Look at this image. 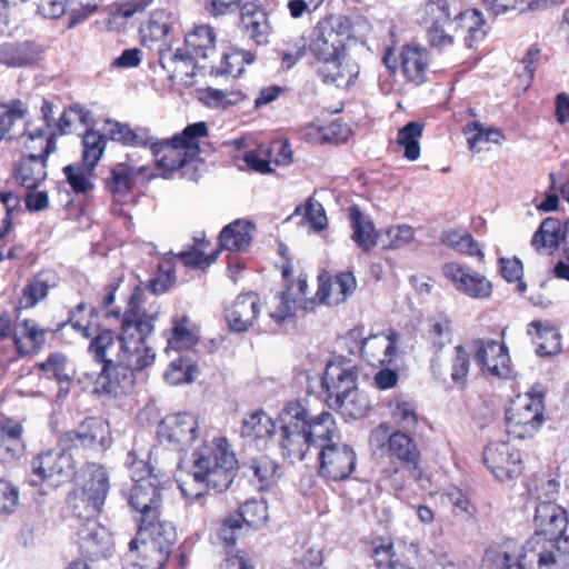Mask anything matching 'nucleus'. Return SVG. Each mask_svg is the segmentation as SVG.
<instances>
[{
	"label": "nucleus",
	"mask_w": 569,
	"mask_h": 569,
	"mask_svg": "<svg viewBox=\"0 0 569 569\" xmlns=\"http://www.w3.org/2000/svg\"><path fill=\"white\" fill-rule=\"evenodd\" d=\"M142 305L143 290L136 287L122 316L120 333L104 329L91 339L88 351L102 363L96 392L111 397L128 392L134 382V371L154 361L156 352L146 340L154 330L158 310L147 311Z\"/></svg>",
	"instance_id": "f257e3e1"
},
{
	"label": "nucleus",
	"mask_w": 569,
	"mask_h": 569,
	"mask_svg": "<svg viewBox=\"0 0 569 569\" xmlns=\"http://www.w3.org/2000/svg\"><path fill=\"white\" fill-rule=\"evenodd\" d=\"M142 305L143 290L136 287L122 316L120 333L104 329L91 339L88 351L102 363L96 392L111 397L128 392L134 382V371L154 361L156 352L146 340L154 330L158 310L147 311Z\"/></svg>",
	"instance_id": "f03ea898"
},
{
	"label": "nucleus",
	"mask_w": 569,
	"mask_h": 569,
	"mask_svg": "<svg viewBox=\"0 0 569 569\" xmlns=\"http://www.w3.org/2000/svg\"><path fill=\"white\" fill-rule=\"evenodd\" d=\"M142 305L143 290L136 287L122 316L120 333L104 329L91 339L88 351L102 363L96 392L111 397L128 392L134 382V371L154 361L156 352L146 340L154 330L158 310L147 311Z\"/></svg>",
	"instance_id": "7ed1b4c3"
},
{
	"label": "nucleus",
	"mask_w": 569,
	"mask_h": 569,
	"mask_svg": "<svg viewBox=\"0 0 569 569\" xmlns=\"http://www.w3.org/2000/svg\"><path fill=\"white\" fill-rule=\"evenodd\" d=\"M279 448L290 461L302 460L311 446L319 447L340 439L339 429L330 412L311 416L306 403L288 402L279 412Z\"/></svg>",
	"instance_id": "20e7f679"
},
{
	"label": "nucleus",
	"mask_w": 569,
	"mask_h": 569,
	"mask_svg": "<svg viewBox=\"0 0 569 569\" xmlns=\"http://www.w3.org/2000/svg\"><path fill=\"white\" fill-rule=\"evenodd\" d=\"M427 23V40L433 48L440 50L453 43L456 33L465 31V43L471 48L473 42L485 37L482 26L485 20L477 10L459 12L451 19V12L447 0H429L425 4Z\"/></svg>",
	"instance_id": "39448f33"
},
{
	"label": "nucleus",
	"mask_w": 569,
	"mask_h": 569,
	"mask_svg": "<svg viewBox=\"0 0 569 569\" xmlns=\"http://www.w3.org/2000/svg\"><path fill=\"white\" fill-rule=\"evenodd\" d=\"M208 136L206 122L187 126L181 133L169 140L152 143V154L159 168L168 172L181 171L182 178L198 180L197 160L200 152L199 139Z\"/></svg>",
	"instance_id": "423d86ee"
},
{
	"label": "nucleus",
	"mask_w": 569,
	"mask_h": 569,
	"mask_svg": "<svg viewBox=\"0 0 569 569\" xmlns=\"http://www.w3.org/2000/svg\"><path fill=\"white\" fill-rule=\"evenodd\" d=\"M126 465L132 470L134 481L128 502L138 523H149L162 517L164 488L161 480L143 460H137L134 452L128 453Z\"/></svg>",
	"instance_id": "0eeeda50"
},
{
	"label": "nucleus",
	"mask_w": 569,
	"mask_h": 569,
	"mask_svg": "<svg viewBox=\"0 0 569 569\" xmlns=\"http://www.w3.org/2000/svg\"><path fill=\"white\" fill-rule=\"evenodd\" d=\"M193 457L192 478L197 483H206L217 492H222L230 487L238 461L226 438H214L212 447L196 451Z\"/></svg>",
	"instance_id": "6e6552de"
},
{
	"label": "nucleus",
	"mask_w": 569,
	"mask_h": 569,
	"mask_svg": "<svg viewBox=\"0 0 569 569\" xmlns=\"http://www.w3.org/2000/svg\"><path fill=\"white\" fill-rule=\"evenodd\" d=\"M177 542V531L173 525L162 519L139 523L138 536L129 542V551H138L144 559L141 567L161 569L169 559Z\"/></svg>",
	"instance_id": "1a4fd4ad"
},
{
	"label": "nucleus",
	"mask_w": 569,
	"mask_h": 569,
	"mask_svg": "<svg viewBox=\"0 0 569 569\" xmlns=\"http://www.w3.org/2000/svg\"><path fill=\"white\" fill-rule=\"evenodd\" d=\"M79 478L82 487L74 491L69 505L79 519L93 518L99 513L109 490V479L104 469L93 462L82 467Z\"/></svg>",
	"instance_id": "9d476101"
},
{
	"label": "nucleus",
	"mask_w": 569,
	"mask_h": 569,
	"mask_svg": "<svg viewBox=\"0 0 569 569\" xmlns=\"http://www.w3.org/2000/svg\"><path fill=\"white\" fill-rule=\"evenodd\" d=\"M541 391L518 395L506 409L507 431L517 439L532 437L545 421Z\"/></svg>",
	"instance_id": "9b49d317"
},
{
	"label": "nucleus",
	"mask_w": 569,
	"mask_h": 569,
	"mask_svg": "<svg viewBox=\"0 0 569 569\" xmlns=\"http://www.w3.org/2000/svg\"><path fill=\"white\" fill-rule=\"evenodd\" d=\"M31 142L40 140L42 151L21 158L14 167V179L28 190L37 188L47 177V159L57 149L56 132L43 128L29 136Z\"/></svg>",
	"instance_id": "f8f14e48"
},
{
	"label": "nucleus",
	"mask_w": 569,
	"mask_h": 569,
	"mask_svg": "<svg viewBox=\"0 0 569 569\" xmlns=\"http://www.w3.org/2000/svg\"><path fill=\"white\" fill-rule=\"evenodd\" d=\"M348 38V29L339 19H325L313 28L309 49L320 62L336 61L345 56Z\"/></svg>",
	"instance_id": "ddd939ff"
},
{
	"label": "nucleus",
	"mask_w": 569,
	"mask_h": 569,
	"mask_svg": "<svg viewBox=\"0 0 569 569\" xmlns=\"http://www.w3.org/2000/svg\"><path fill=\"white\" fill-rule=\"evenodd\" d=\"M318 459L319 476L329 481L348 479L357 463L352 447L340 441L322 445Z\"/></svg>",
	"instance_id": "4468645a"
},
{
	"label": "nucleus",
	"mask_w": 569,
	"mask_h": 569,
	"mask_svg": "<svg viewBox=\"0 0 569 569\" xmlns=\"http://www.w3.org/2000/svg\"><path fill=\"white\" fill-rule=\"evenodd\" d=\"M157 437L161 443L184 450L199 437L198 420L187 412L168 415L159 422Z\"/></svg>",
	"instance_id": "2eb2a0df"
},
{
	"label": "nucleus",
	"mask_w": 569,
	"mask_h": 569,
	"mask_svg": "<svg viewBox=\"0 0 569 569\" xmlns=\"http://www.w3.org/2000/svg\"><path fill=\"white\" fill-rule=\"evenodd\" d=\"M483 461L500 481L513 479L522 472L521 455L508 442L501 441L486 446Z\"/></svg>",
	"instance_id": "dca6fc26"
},
{
	"label": "nucleus",
	"mask_w": 569,
	"mask_h": 569,
	"mask_svg": "<svg viewBox=\"0 0 569 569\" xmlns=\"http://www.w3.org/2000/svg\"><path fill=\"white\" fill-rule=\"evenodd\" d=\"M472 347L476 363L481 371L502 379L511 376L510 357L505 343L493 339H476Z\"/></svg>",
	"instance_id": "f3484780"
},
{
	"label": "nucleus",
	"mask_w": 569,
	"mask_h": 569,
	"mask_svg": "<svg viewBox=\"0 0 569 569\" xmlns=\"http://www.w3.org/2000/svg\"><path fill=\"white\" fill-rule=\"evenodd\" d=\"M442 272L458 291L469 298L486 299L491 296V282L469 267L457 262H449L443 266Z\"/></svg>",
	"instance_id": "a211bd4d"
},
{
	"label": "nucleus",
	"mask_w": 569,
	"mask_h": 569,
	"mask_svg": "<svg viewBox=\"0 0 569 569\" xmlns=\"http://www.w3.org/2000/svg\"><path fill=\"white\" fill-rule=\"evenodd\" d=\"M32 472L40 479L59 476L64 479L76 475V465L71 453L61 446L41 450L31 461Z\"/></svg>",
	"instance_id": "6ab92c4d"
},
{
	"label": "nucleus",
	"mask_w": 569,
	"mask_h": 569,
	"mask_svg": "<svg viewBox=\"0 0 569 569\" xmlns=\"http://www.w3.org/2000/svg\"><path fill=\"white\" fill-rule=\"evenodd\" d=\"M358 370L350 363H328L321 380L327 392V403L331 407L357 388Z\"/></svg>",
	"instance_id": "aec40b11"
},
{
	"label": "nucleus",
	"mask_w": 569,
	"mask_h": 569,
	"mask_svg": "<svg viewBox=\"0 0 569 569\" xmlns=\"http://www.w3.org/2000/svg\"><path fill=\"white\" fill-rule=\"evenodd\" d=\"M106 426L98 418L84 419L76 429L60 436L59 446L64 450L94 449L102 445Z\"/></svg>",
	"instance_id": "412c9836"
},
{
	"label": "nucleus",
	"mask_w": 569,
	"mask_h": 569,
	"mask_svg": "<svg viewBox=\"0 0 569 569\" xmlns=\"http://www.w3.org/2000/svg\"><path fill=\"white\" fill-rule=\"evenodd\" d=\"M568 518L566 510L553 501H539L535 508V535L547 539H558L563 536Z\"/></svg>",
	"instance_id": "4be33fe9"
},
{
	"label": "nucleus",
	"mask_w": 569,
	"mask_h": 569,
	"mask_svg": "<svg viewBox=\"0 0 569 569\" xmlns=\"http://www.w3.org/2000/svg\"><path fill=\"white\" fill-rule=\"evenodd\" d=\"M397 343L398 335L392 330L372 335L361 341L360 353L370 366H389L396 356Z\"/></svg>",
	"instance_id": "5701e85b"
},
{
	"label": "nucleus",
	"mask_w": 569,
	"mask_h": 569,
	"mask_svg": "<svg viewBox=\"0 0 569 569\" xmlns=\"http://www.w3.org/2000/svg\"><path fill=\"white\" fill-rule=\"evenodd\" d=\"M84 520L86 522L78 531L81 552L92 560L108 557L112 548L111 536L92 518Z\"/></svg>",
	"instance_id": "b1692460"
},
{
	"label": "nucleus",
	"mask_w": 569,
	"mask_h": 569,
	"mask_svg": "<svg viewBox=\"0 0 569 569\" xmlns=\"http://www.w3.org/2000/svg\"><path fill=\"white\" fill-rule=\"evenodd\" d=\"M101 0H41L39 11L50 19H57L70 12L69 27L72 28L93 13Z\"/></svg>",
	"instance_id": "393cba45"
},
{
	"label": "nucleus",
	"mask_w": 569,
	"mask_h": 569,
	"mask_svg": "<svg viewBox=\"0 0 569 569\" xmlns=\"http://www.w3.org/2000/svg\"><path fill=\"white\" fill-rule=\"evenodd\" d=\"M553 548L552 539L533 535L521 548L518 547V569H550Z\"/></svg>",
	"instance_id": "a878e982"
},
{
	"label": "nucleus",
	"mask_w": 569,
	"mask_h": 569,
	"mask_svg": "<svg viewBox=\"0 0 569 569\" xmlns=\"http://www.w3.org/2000/svg\"><path fill=\"white\" fill-rule=\"evenodd\" d=\"M240 22L246 34L257 44L268 42L271 24L268 13L257 2H244L240 7Z\"/></svg>",
	"instance_id": "bb28decb"
},
{
	"label": "nucleus",
	"mask_w": 569,
	"mask_h": 569,
	"mask_svg": "<svg viewBox=\"0 0 569 569\" xmlns=\"http://www.w3.org/2000/svg\"><path fill=\"white\" fill-rule=\"evenodd\" d=\"M259 311V299L250 292L237 297L226 309L224 317L231 331L244 332L252 326Z\"/></svg>",
	"instance_id": "cd10ccee"
},
{
	"label": "nucleus",
	"mask_w": 569,
	"mask_h": 569,
	"mask_svg": "<svg viewBox=\"0 0 569 569\" xmlns=\"http://www.w3.org/2000/svg\"><path fill=\"white\" fill-rule=\"evenodd\" d=\"M144 166L134 167L127 162H119L110 170V176L106 179V189L117 201H124L132 192L134 179L144 174Z\"/></svg>",
	"instance_id": "c85d7f7f"
},
{
	"label": "nucleus",
	"mask_w": 569,
	"mask_h": 569,
	"mask_svg": "<svg viewBox=\"0 0 569 569\" xmlns=\"http://www.w3.org/2000/svg\"><path fill=\"white\" fill-rule=\"evenodd\" d=\"M390 458H395L401 463L408 466L412 477L419 479L421 471L419 469L420 452L415 440L402 431L391 433L390 443L386 452Z\"/></svg>",
	"instance_id": "c756f323"
},
{
	"label": "nucleus",
	"mask_w": 569,
	"mask_h": 569,
	"mask_svg": "<svg viewBox=\"0 0 569 569\" xmlns=\"http://www.w3.org/2000/svg\"><path fill=\"white\" fill-rule=\"evenodd\" d=\"M428 51L417 43H410L402 48L401 67L406 78L416 84L426 81L428 70Z\"/></svg>",
	"instance_id": "7c9ffc66"
},
{
	"label": "nucleus",
	"mask_w": 569,
	"mask_h": 569,
	"mask_svg": "<svg viewBox=\"0 0 569 569\" xmlns=\"http://www.w3.org/2000/svg\"><path fill=\"white\" fill-rule=\"evenodd\" d=\"M253 223L244 220H236L222 229L219 236L221 249L228 251H243L252 241Z\"/></svg>",
	"instance_id": "2f4dec72"
},
{
	"label": "nucleus",
	"mask_w": 569,
	"mask_h": 569,
	"mask_svg": "<svg viewBox=\"0 0 569 569\" xmlns=\"http://www.w3.org/2000/svg\"><path fill=\"white\" fill-rule=\"evenodd\" d=\"M528 335L536 336L538 356H551L561 350V336L549 321L535 320L528 326Z\"/></svg>",
	"instance_id": "473e14b6"
},
{
	"label": "nucleus",
	"mask_w": 569,
	"mask_h": 569,
	"mask_svg": "<svg viewBox=\"0 0 569 569\" xmlns=\"http://www.w3.org/2000/svg\"><path fill=\"white\" fill-rule=\"evenodd\" d=\"M349 219L352 228L351 239L363 251H370L378 241V232L372 220L356 206L349 208Z\"/></svg>",
	"instance_id": "72a5a7b5"
},
{
	"label": "nucleus",
	"mask_w": 569,
	"mask_h": 569,
	"mask_svg": "<svg viewBox=\"0 0 569 569\" xmlns=\"http://www.w3.org/2000/svg\"><path fill=\"white\" fill-rule=\"evenodd\" d=\"M40 49L33 42L0 44V63L9 67H23L37 62Z\"/></svg>",
	"instance_id": "f704fd0d"
},
{
	"label": "nucleus",
	"mask_w": 569,
	"mask_h": 569,
	"mask_svg": "<svg viewBox=\"0 0 569 569\" xmlns=\"http://www.w3.org/2000/svg\"><path fill=\"white\" fill-rule=\"evenodd\" d=\"M518 542L507 538L486 548L483 561L496 569H518Z\"/></svg>",
	"instance_id": "c9c22d12"
},
{
	"label": "nucleus",
	"mask_w": 569,
	"mask_h": 569,
	"mask_svg": "<svg viewBox=\"0 0 569 569\" xmlns=\"http://www.w3.org/2000/svg\"><path fill=\"white\" fill-rule=\"evenodd\" d=\"M172 17L164 10H157L139 28L142 46L151 48L156 42L161 41L170 31Z\"/></svg>",
	"instance_id": "e433bc0d"
},
{
	"label": "nucleus",
	"mask_w": 569,
	"mask_h": 569,
	"mask_svg": "<svg viewBox=\"0 0 569 569\" xmlns=\"http://www.w3.org/2000/svg\"><path fill=\"white\" fill-rule=\"evenodd\" d=\"M57 286L56 276L51 272H40L32 277L22 290L18 302L19 309L34 307L41 299L46 298L50 288Z\"/></svg>",
	"instance_id": "4c0bfd02"
},
{
	"label": "nucleus",
	"mask_w": 569,
	"mask_h": 569,
	"mask_svg": "<svg viewBox=\"0 0 569 569\" xmlns=\"http://www.w3.org/2000/svg\"><path fill=\"white\" fill-rule=\"evenodd\" d=\"M274 430L276 422L263 410H257L243 419L241 436L251 441H267Z\"/></svg>",
	"instance_id": "58836bf2"
},
{
	"label": "nucleus",
	"mask_w": 569,
	"mask_h": 569,
	"mask_svg": "<svg viewBox=\"0 0 569 569\" xmlns=\"http://www.w3.org/2000/svg\"><path fill=\"white\" fill-rule=\"evenodd\" d=\"M187 49L198 59H207L216 50V33L210 26L196 27L184 38Z\"/></svg>",
	"instance_id": "ea45409f"
},
{
	"label": "nucleus",
	"mask_w": 569,
	"mask_h": 569,
	"mask_svg": "<svg viewBox=\"0 0 569 569\" xmlns=\"http://www.w3.org/2000/svg\"><path fill=\"white\" fill-rule=\"evenodd\" d=\"M107 131L100 133L99 131L88 128L82 134V161L90 171L94 169L101 159L108 140Z\"/></svg>",
	"instance_id": "a19ab883"
},
{
	"label": "nucleus",
	"mask_w": 569,
	"mask_h": 569,
	"mask_svg": "<svg viewBox=\"0 0 569 569\" xmlns=\"http://www.w3.org/2000/svg\"><path fill=\"white\" fill-rule=\"evenodd\" d=\"M330 408L339 411L342 416L358 419L370 410V402L368 396L357 387Z\"/></svg>",
	"instance_id": "79ce46f5"
},
{
	"label": "nucleus",
	"mask_w": 569,
	"mask_h": 569,
	"mask_svg": "<svg viewBox=\"0 0 569 569\" xmlns=\"http://www.w3.org/2000/svg\"><path fill=\"white\" fill-rule=\"evenodd\" d=\"M36 367L47 377L54 378L59 383L69 382L74 375L67 356L61 352L51 353L46 361L37 363Z\"/></svg>",
	"instance_id": "37998d69"
},
{
	"label": "nucleus",
	"mask_w": 569,
	"mask_h": 569,
	"mask_svg": "<svg viewBox=\"0 0 569 569\" xmlns=\"http://www.w3.org/2000/svg\"><path fill=\"white\" fill-rule=\"evenodd\" d=\"M233 515L243 527L257 529L268 520V508L263 501L247 500Z\"/></svg>",
	"instance_id": "c03bdc74"
},
{
	"label": "nucleus",
	"mask_w": 569,
	"mask_h": 569,
	"mask_svg": "<svg viewBox=\"0 0 569 569\" xmlns=\"http://www.w3.org/2000/svg\"><path fill=\"white\" fill-rule=\"evenodd\" d=\"M422 129L419 122H409L398 132V143L405 148V157L410 161L417 160L420 156L419 139Z\"/></svg>",
	"instance_id": "a18cd8bd"
},
{
	"label": "nucleus",
	"mask_w": 569,
	"mask_h": 569,
	"mask_svg": "<svg viewBox=\"0 0 569 569\" xmlns=\"http://www.w3.org/2000/svg\"><path fill=\"white\" fill-rule=\"evenodd\" d=\"M348 133V128L338 121L322 127L310 126L307 131V138L310 142L317 144L338 143Z\"/></svg>",
	"instance_id": "49530a36"
},
{
	"label": "nucleus",
	"mask_w": 569,
	"mask_h": 569,
	"mask_svg": "<svg viewBox=\"0 0 569 569\" xmlns=\"http://www.w3.org/2000/svg\"><path fill=\"white\" fill-rule=\"evenodd\" d=\"M318 74L325 83L335 84L337 87H349L353 82L356 73L346 72L341 64V58L336 61L321 62Z\"/></svg>",
	"instance_id": "de8ad7c7"
},
{
	"label": "nucleus",
	"mask_w": 569,
	"mask_h": 569,
	"mask_svg": "<svg viewBox=\"0 0 569 569\" xmlns=\"http://www.w3.org/2000/svg\"><path fill=\"white\" fill-rule=\"evenodd\" d=\"M28 114V108L21 100L13 99L0 104V141L7 137L11 127Z\"/></svg>",
	"instance_id": "09e8293b"
},
{
	"label": "nucleus",
	"mask_w": 569,
	"mask_h": 569,
	"mask_svg": "<svg viewBox=\"0 0 569 569\" xmlns=\"http://www.w3.org/2000/svg\"><path fill=\"white\" fill-rule=\"evenodd\" d=\"M441 240L448 247L470 256H477L480 260L483 259L485 254L479 248L478 242L467 232H459L450 230L442 233Z\"/></svg>",
	"instance_id": "8fccbe9b"
},
{
	"label": "nucleus",
	"mask_w": 569,
	"mask_h": 569,
	"mask_svg": "<svg viewBox=\"0 0 569 569\" xmlns=\"http://www.w3.org/2000/svg\"><path fill=\"white\" fill-rule=\"evenodd\" d=\"M189 319L186 316L173 320L172 336L168 345L174 350L190 349L197 341V335L188 327Z\"/></svg>",
	"instance_id": "3c124183"
},
{
	"label": "nucleus",
	"mask_w": 569,
	"mask_h": 569,
	"mask_svg": "<svg viewBox=\"0 0 569 569\" xmlns=\"http://www.w3.org/2000/svg\"><path fill=\"white\" fill-rule=\"evenodd\" d=\"M469 368V353L462 345L456 346L450 360V378L452 382L457 386L463 387L467 381Z\"/></svg>",
	"instance_id": "603ef678"
},
{
	"label": "nucleus",
	"mask_w": 569,
	"mask_h": 569,
	"mask_svg": "<svg viewBox=\"0 0 569 569\" xmlns=\"http://www.w3.org/2000/svg\"><path fill=\"white\" fill-rule=\"evenodd\" d=\"M428 339L431 342L432 348L436 350V353L440 352L451 342V321L448 318L431 320L428 329Z\"/></svg>",
	"instance_id": "864d4df0"
},
{
	"label": "nucleus",
	"mask_w": 569,
	"mask_h": 569,
	"mask_svg": "<svg viewBox=\"0 0 569 569\" xmlns=\"http://www.w3.org/2000/svg\"><path fill=\"white\" fill-rule=\"evenodd\" d=\"M89 168L82 162L81 166L69 164L63 168L64 176L72 190L77 193H86L93 188L88 177Z\"/></svg>",
	"instance_id": "5fc2aeb1"
},
{
	"label": "nucleus",
	"mask_w": 569,
	"mask_h": 569,
	"mask_svg": "<svg viewBox=\"0 0 569 569\" xmlns=\"http://www.w3.org/2000/svg\"><path fill=\"white\" fill-rule=\"evenodd\" d=\"M194 366L184 358H179L171 362L164 373V379L171 385L189 383L193 381Z\"/></svg>",
	"instance_id": "6e6d98bb"
},
{
	"label": "nucleus",
	"mask_w": 569,
	"mask_h": 569,
	"mask_svg": "<svg viewBox=\"0 0 569 569\" xmlns=\"http://www.w3.org/2000/svg\"><path fill=\"white\" fill-rule=\"evenodd\" d=\"M298 214H302L315 231H321L327 226L325 209L318 201L310 199L305 207H297L292 217Z\"/></svg>",
	"instance_id": "4d7b16f0"
},
{
	"label": "nucleus",
	"mask_w": 569,
	"mask_h": 569,
	"mask_svg": "<svg viewBox=\"0 0 569 569\" xmlns=\"http://www.w3.org/2000/svg\"><path fill=\"white\" fill-rule=\"evenodd\" d=\"M197 59L187 48L186 50L177 49L176 52H171L169 46L166 44V48L159 49V63L162 69L168 72L176 73L178 72V68H172L173 64L183 63L191 64L192 61Z\"/></svg>",
	"instance_id": "13d9d810"
},
{
	"label": "nucleus",
	"mask_w": 569,
	"mask_h": 569,
	"mask_svg": "<svg viewBox=\"0 0 569 569\" xmlns=\"http://www.w3.org/2000/svg\"><path fill=\"white\" fill-rule=\"evenodd\" d=\"M373 557L376 565L380 569H415L413 567L395 559L396 555L391 543L375 547Z\"/></svg>",
	"instance_id": "bf43d9fd"
},
{
	"label": "nucleus",
	"mask_w": 569,
	"mask_h": 569,
	"mask_svg": "<svg viewBox=\"0 0 569 569\" xmlns=\"http://www.w3.org/2000/svg\"><path fill=\"white\" fill-rule=\"evenodd\" d=\"M395 421L403 429L412 430L418 422L416 408L411 402L397 401L392 410Z\"/></svg>",
	"instance_id": "052dcab7"
},
{
	"label": "nucleus",
	"mask_w": 569,
	"mask_h": 569,
	"mask_svg": "<svg viewBox=\"0 0 569 569\" xmlns=\"http://www.w3.org/2000/svg\"><path fill=\"white\" fill-rule=\"evenodd\" d=\"M249 468L259 482L268 483L273 479L278 466L268 456H260L250 461Z\"/></svg>",
	"instance_id": "680f3d73"
},
{
	"label": "nucleus",
	"mask_w": 569,
	"mask_h": 569,
	"mask_svg": "<svg viewBox=\"0 0 569 569\" xmlns=\"http://www.w3.org/2000/svg\"><path fill=\"white\" fill-rule=\"evenodd\" d=\"M550 569H569V537L552 539Z\"/></svg>",
	"instance_id": "e2e57ef3"
},
{
	"label": "nucleus",
	"mask_w": 569,
	"mask_h": 569,
	"mask_svg": "<svg viewBox=\"0 0 569 569\" xmlns=\"http://www.w3.org/2000/svg\"><path fill=\"white\" fill-rule=\"evenodd\" d=\"M43 331L39 330L36 322L32 320H24L22 330L20 332L21 337H16L14 342L20 353H27L29 350H23V347L21 345V338H26L30 341L31 347L30 349L37 350L42 341H43Z\"/></svg>",
	"instance_id": "0e129e2a"
},
{
	"label": "nucleus",
	"mask_w": 569,
	"mask_h": 569,
	"mask_svg": "<svg viewBox=\"0 0 569 569\" xmlns=\"http://www.w3.org/2000/svg\"><path fill=\"white\" fill-rule=\"evenodd\" d=\"M19 501V490L10 481L0 479V513H12Z\"/></svg>",
	"instance_id": "69168bd1"
},
{
	"label": "nucleus",
	"mask_w": 569,
	"mask_h": 569,
	"mask_svg": "<svg viewBox=\"0 0 569 569\" xmlns=\"http://www.w3.org/2000/svg\"><path fill=\"white\" fill-rule=\"evenodd\" d=\"M0 200L6 208V213L0 221V239L4 237L12 227V211L19 207V197L12 192L0 193Z\"/></svg>",
	"instance_id": "338daca9"
},
{
	"label": "nucleus",
	"mask_w": 569,
	"mask_h": 569,
	"mask_svg": "<svg viewBox=\"0 0 569 569\" xmlns=\"http://www.w3.org/2000/svg\"><path fill=\"white\" fill-rule=\"evenodd\" d=\"M243 526L236 518L233 513H230L224 518L219 529V537L227 546H233L237 539L242 535Z\"/></svg>",
	"instance_id": "774afa93"
}]
</instances>
